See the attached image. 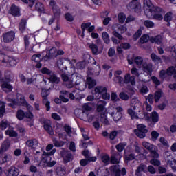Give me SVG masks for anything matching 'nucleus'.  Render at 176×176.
<instances>
[{
	"instance_id": "obj_1",
	"label": "nucleus",
	"mask_w": 176,
	"mask_h": 176,
	"mask_svg": "<svg viewBox=\"0 0 176 176\" xmlns=\"http://www.w3.org/2000/svg\"><path fill=\"white\" fill-rule=\"evenodd\" d=\"M135 105H132L128 109L127 113L133 120H138V119H144L146 118V114L144 111V108L138 100H134Z\"/></svg>"
},
{
	"instance_id": "obj_2",
	"label": "nucleus",
	"mask_w": 176,
	"mask_h": 176,
	"mask_svg": "<svg viewBox=\"0 0 176 176\" xmlns=\"http://www.w3.org/2000/svg\"><path fill=\"white\" fill-rule=\"evenodd\" d=\"M133 61H134V63H135L136 65H138V67H139V68H141V67H142L143 68V71L147 74V76L148 77V79H144L142 80V82H144L145 83H146L147 82H149V80H151V76L152 75V71H153V65H152V63H144V59L142 58V57L141 56H138L135 57V58L130 60L128 59V63L129 64H130V65H131V64H133Z\"/></svg>"
},
{
	"instance_id": "obj_3",
	"label": "nucleus",
	"mask_w": 176,
	"mask_h": 176,
	"mask_svg": "<svg viewBox=\"0 0 176 176\" xmlns=\"http://www.w3.org/2000/svg\"><path fill=\"white\" fill-rule=\"evenodd\" d=\"M16 98L17 102L14 101L13 99H9L8 101H10V104H9L10 107H14V105H16V104H21L23 105V107H25L28 111V112H31L34 110V107L31 106L27 101L25 100V98H24V96L21 94H16Z\"/></svg>"
},
{
	"instance_id": "obj_4",
	"label": "nucleus",
	"mask_w": 176,
	"mask_h": 176,
	"mask_svg": "<svg viewBox=\"0 0 176 176\" xmlns=\"http://www.w3.org/2000/svg\"><path fill=\"white\" fill-rule=\"evenodd\" d=\"M105 105H107V102L104 100H99L97 104V111L101 112V122L104 123V124H109L108 118H107V109L105 108Z\"/></svg>"
},
{
	"instance_id": "obj_5",
	"label": "nucleus",
	"mask_w": 176,
	"mask_h": 176,
	"mask_svg": "<svg viewBox=\"0 0 176 176\" xmlns=\"http://www.w3.org/2000/svg\"><path fill=\"white\" fill-rule=\"evenodd\" d=\"M92 94H94L96 98H100L102 96L103 100H106V101H108V100L111 98V95L107 93V87H105L98 86L95 87L94 90L92 91Z\"/></svg>"
},
{
	"instance_id": "obj_6",
	"label": "nucleus",
	"mask_w": 176,
	"mask_h": 176,
	"mask_svg": "<svg viewBox=\"0 0 176 176\" xmlns=\"http://www.w3.org/2000/svg\"><path fill=\"white\" fill-rule=\"evenodd\" d=\"M72 78L74 82H75L76 89L80 90V91H83L85 89H86V83H85V79L82 78V75L79 74V73H74L72 74Z\"/></svg>"
},
{
	"instance_id": "obj_7",
	"label": "nucleus",
	"mask_w": 176,
	"mask_h": 176,
	"mask_svg": "<svg viewBox=\"0 0 176 176\" xmlns=\"http://www.w3.org/2000/svg\"><path fill=\"white\" fill-rule=\"evenodd\" d=\"M56 153V148L52 149L50 152L43 153V159L41 160V163H44L43 166H47V167H53V166H55L56 161L52 162V157L53 155Z\"/></svg>"
},
{
	"instance_id": "obj_8",
	"label": "nucleus",
	"mask_w": 176,
	"mask_h": 176,
	"mask_svg": "<svg viewBox=\"0 0 176 176\" xmlns=\"http://www.w3.org/2000/svg\"><path fill=\"white\" fill-rule=\"evenodd\" d=\"M112 28L113 30V35H114V36L120 39V41H122V39H123V36L119 34L118 32H116V28H118V31L121 34H124V32L127 31V27L126 26V25H120L119 23H116L112 26Z\"/></svg>"
},
{
	"instance_id": "obj_9",
	"label": "nucleus",
	"mask_w": 176,
	"mask_h": 176,
	"mask_svg": "<svg viewBox=\"0 0 176 176\" xmlns=\"http://www.w3.org/2000/svg\"><path fill=\"white\" fill-rule=\"evenodd\" d=\"M152 16H147L148 19H155V20H163V15L164 14V11L163 9L159 7H155L153 10L151 11Z\"/></svg>"
},
{
	"instance_id": "obj_10",
	"label": "nucleus",
	"mask_w": 176,
	"mask_h": 176,
	"mask_svg": "<svg viewBox=\"0 0 176 176\" xmlns=\"http://www.w3.org/2000/svg\"><path fill=\"white\" fill-rule=\"evenodd\" d=\"M143 8L146 17H152V12L151 11L156 8L155 6H153L152 1H151V0H144Z\"/></svg>"
},
{
	"instance_id": "obj_11",
	"label": "nucleus",
	"mask_w": 176,
	"mask_h": 176,
	"mask_svg": "<svg viewBox=\"0 0 176 176\" xmlns=\"http://www.w3.org/2000/svg\"><path fill=\"white\" fill-rule=\"evenodd\" d=\"M135 133L139 138H145L146 137V133H148V129H146V126L140 124L137 126V129L134 130Z\"/></svg>"
},
{
	"instance_id": "obj_12",
	"label": "nucleus",
	"mask_w": 176,
	"mask_h": 176,
	"mask_svg": "<svg viewBox=\"0 0 176 176\" xmlns=\"http://www.w3.org/2000/svg\"><path fill=\"white\" fill-rule=\"evenodd\" d=\"M164 157L166 161L168 166H170L174 171L176 170V160L173 159L171 151H166L164 153Z\"/></svg>"
},
{
	"instance_id": "obj_13",
	"label": "nucleus",
	"mask_w": 176,
	"mask_h": 176,
	"mask_svg": "<svg viewBox=\"0 0 176 176\" xmlns=\"http://www.w3.org/2000/svg\"><path fill=\"white\" fill-rule=\"evenodd\" d=\"M2 75V74L0 72V76ZM9 82H10V80L8 77H6L5 79H1L0 78V83H1V89L3 90V91H6V93H9L13 90V87L10 84H9Z\"/></svg>"
},
{
	"instance_id": "obj_14",
	"label": "nucleus",
	"mask_w": 176,
	"mask_h": 176,
	"mask_svg": "<svg viewBox=\"0 0 176 176\" xmlns=\"http://www.w3.org/2000/svg\"><path fill=\"white\" fill-rule=\"evenodd\" d=\"M0 58H3L2 63L7 64L8 67H14L17 64V60L14 58L10 57L2 53H0Z\"/></svg>"
},
{
	"instance_id": "obj_15",
	"label": "nucleus",
	"mask_w": 176,
	"mask_h": 176,
	"mask_svg": "<svg viewBox=\"0 0 176 176\" xmlns=\"http://www.w3.org/2000/svg\"><path fill=\"white\" fill-rule=\"evenodd\" d=\"M115 111H109V113L113 118L114 122H119L122 119V112H123V108L118 107L114 109Z\"/></svg>"
},
{
	"instance_id": "obj_16",
	"label": "nucleus",
	"mask_w": 176,
	"mask_h": 176,
	"mask_svg": "<svg viewBox=\"0 0 176 176\" xmlns=\"http://www.w3.org/2000/svg\"><path fill=\"white\" fill-rule=\"evenodd\" d=\"M3 173L6 176H19L20 170L14 166H12L10 168L5 167Z\"/></svg>"
},
{
	"instance_id": "obj_17",
	"label": "nucleus",
	"mask_w": 176,
	"mask_h": 176,
	"mask_svg": "<svg viewBox=\"0 0 176 176\" xmlns=\"http://www.w3.org/2000/svg\"><path fill=\"white\" fill-rule=\"evenodd\" d=\"M150 42H151V43H155V45H159L161 47H164V46H166V41H164V38H163V36L162 35L150 37Z\"/></svg>"
},
{
	"instance_id": "obj_18",
	"label": "nucleus",
	"mask_w": 176,
	"mask_h": 176,
	"mask_svg": "<svg viewBox=\"0 0 176 176\" xmlns=\"http://www.w3.org/2000/svg\"><path fill=\"white\" fill-rule=\"evenodd\" d=\"M138 0H132V2L129 3L128 9L130 10H134L135 13H140L141 12V3L137 2Z\"/></svg>"
},
{
	"instance_id": "obj_19",
	"label": "nucleus",
	"mask_w": 176,
	"mask_h": 176,
	"mask_svg": "<svg viewBox=\"0 0 176 176\" xmlns=\"http://www.w3.org/2000/svg\"><path fill=\"white\" fill-rule=\"evenodd\" d=\"M81 28L82 30V33L81 34L82 38H85V32L88 31V32H93L94 30H96V26L91 25V23H84L81 25Z\"/></svg>"
},
{
	"instance_id": "obj_20",
	"label": "nucleus",
	"mask_w": 176,
	"mask_h": 176,
	"mask_svg": "<svg viewBox=\"0 0 176 176\" xmlns=\"http://www.w3.org/2000/svg\"><path fill=\"white\" fill-rule=\"evenodd\" d=\"M146 157L143 154H140L139 157L135 155L134 153H131L129 155H125L124 157L125 163H127L128 162H130V160H134V159H136L138 160H144Z\"/></svg>"
},
{
	"instance_id": "obj_21",
	"label": "nucleus",
	"mask_w": 176,
	"mask_h": 176,
	"mask_svg": "<svg viewBox=\"0 0 176 176\" xmlns=\"http://www.w3.org/2000/svg\"><path fill=\"white\" fill-rule=\"evenodd\" d=\"M111 171L115 173L116 176H120V173L122 175H126L127 174V170H126V168H122L120 170V166L115 165L111 167Z\"/></svg>"
},
{
	"instance_id": "obj_22",
	"label": "nucleus",
	"mask_w": 176,
	"mask_h": 176,
	"mask_svg": "<svg viewBox=\"0 0 176 176\" xmlns=\"http://www.w3.org/2000/svg\"><path fill=\"white\" fill-rule=\"evenodd\" d=\"M41 123L44 124V129L47 131L50 135H53L54 134V132H53V129H52L50 120H45V119H41L40 120Z\"/></svg>"
},
{
	"instance_id": "obj_23",
	"label": "nucleus",
	"mask_w": 176,
	"mask_h": 176,
	"mask_svg": "<svg viewBox=\"0 0 176 176\" xmlns=\"http://www.w3.org/2000/svg\"><path fill=\"white\" fill-rule=\"evenodd\" d=\"M10 148V140L8 139H6L3 141V142L1 144V148H0V155H2V153H5V152H7V151H9V148Z\"/></svg>"
},
{
	"instance_id": "obj_24",
	"label": "nucleus",
	"mask_w": 176,
	"mask_h": 176,
	"mask_svg": "<svg viewBox=\"0 0 176 176\" xmlns=\"http://www.w3.org/2000/svg\"><path fill=\"white\" fill-rule=\"evenodd\" d=\"M62 79L63 82H65L66 87H68L69 89L74 87V82L72 80H69V78L68 77V74H63Z\"/></svg>"
},
{
	"instance_id": "obj_25",
	"label": "nucleus",
	"mask_w": 176,
	"mask_h": 176,
	"mask_svg": "<svg viewBox=\"0 0 176 176\" xmlns=\"http://www.w3.org/2000/svg\"><path fill=\"white\" fill-rule=\"evenodd\" d=\"M12 160V155L10 154H1L0 155V164H5V163H9Z\"/></svg>"
},
{
	"instance_id": "obj_26",
	"label": "nucleus",
	"mask_w": 176,
	"mask_h": 176,
	"mask_svg": "<svg viewBox=\"0 0 176 176\" xmlns=\"http://www.w3.org/2000/svg\"><path fill=\"white\" fill-rule=\"evenodd\" d=\"M122 74H123L122 70H118L115 74L114 82H116V83H119L120 86H122V84L124 82V78L116 75H122Z\"/></svg>"
},
{
	"instance_id": "obj_27",
	"label": "nucleus",
	"mask_w": 176,
	"mask_h": 176,
	"mask_svg": "<svg viewBox=\"0 0 176 176\" xmlns=\"http://www.w3.org/2000/svg\"><path fill=\"white\" fill-rule=\"evenodd\" d=\"M14 39V32L11 31L8 32L3 36V41L6 42V43H9V42H12Z\"/></svg>"
},
{
	"instance_id": "obj_28",
	"label": "nucleus",
	"mask_w": 176,
	"mask_h": 176,
	"mask_svg": "<svg viewBox=\"0 0 176 176\" xmlns=\"http://www.w3.org/2000/svg\"><path fill=\"white\" fill-rule=\"evenodd\" d=\"M50 7L52 9L54 14L56 17L60 16V10L58 7L56 6V2L54 0H51L50 2Z\"/></svg>"
},
{
	"instance_id": "obj_29",
	"label": "nucleus",
	"mask_w": 176,
	"mask_h": 176,
	"mask_svg": "<svg viewBox=\"0 0 176 176\" xmlns=\"http://www.w3.org/2000/svg\"><path fill=\"white\" fill-rule=\"evenodd\" d=\"M124 83H130L131 86H135V78L131 76L130 74H126L124 76Z\"/></svg>"
},
{
	"instance_id": "obj_30",
	"label": "nucleus",
	"mask_w": 176,
	"mask_h": 176,
	"mask_svg": "<svg viewBox=\"0 0 176 176\" xmlns=\"http://www.w3.org/2000/svg\"><path fill=\"white\" fill-rule=\"evenodd\" d=\"M142 173H146V165L140 164L136 170L135 175L137 176H145Z\"/></svg>"
},
{
	"instance_id": "obj_31",
	"label": "nucleus",
	"mask_w": 176,
	"mask_h": 176,
	"mask_svg": "<svg viewBox=\"0 0 176 176\" xmlns=\"http://www.w3.org/2000/svg\"><path fill=\"white\" fill-rule=\"evenodd\" d=\"M94 119H96V117L93 116V114H91V113L90 112H85L82 117V120H84L85 122H89V123L93 122Z\"/></svg>"
},
{
	"instance_id": "obj_32",
	"label": "nucleus",
	"mask_w": 176,
	"mask_h": 176,
	"mask_svg": "<svg viewBox=\"0 0 176 176\" xmlns=\"http://www.w3.org/2000/svg\"><path fill=\"white\" fill-rule=\"evenodd\" d=\"M10 12L12 16H20V8L17 6L12 4Z\"/></svg>"
},
{
	"instance_id": "obj_33",
	"label": "nucleus",
	"mask_w": 176,
	"mask_h": 176,
	"mask_svg": "<svg viewBox=\"0 0 176 176\" xmlns=\"http://www.w3.org/2000/svg\"><path fill=\"white\" fill-rule=\"evenodd\" d=\"M149 122H153V123H157L159 122V114L156 111H153L151 114L150 118H146Z\"/></svg>"
},
{
	"instance_id": "obj_34",
	"label": "nucleus",
	"mask_w": 176,
	"mask_h": 176,
	"mask_svg": "<svg viewBox=\"0 0 176 176\" xmlns=\"http://www.w3.org/2000/svg\"><path fill=\"white\" fill-rule=\"evenodd\" d=\"M26 145L32 149H36V148H38V140H36V139L28 140Z\"/></svg>"
},
{
	"instance_id": "obj_35",
	"label": "nucleus",
	"mask_w": 176,
	"mask_h": 176,
	"mask_svg": "<svg viewBox=\"0 0 176 176\" xmlns=\"http://www.w3.org/2000/svg\"><path fill=\"white\" fill-rule=\"evenodd\" d=\"M86 85L88 87V89H93L94 87L97 85V81L90 77H88L87 78Z\"/></svg>"
},
{
	"instance_id": "obj_36",
	"label": "nucleus",
	"mask_w": 176,
	"mask_h": 176,
	"mask_svg": "<svg viewBox=\"0 0 176 176\" xmlns=\"http://www.w3.org/2000/svg\"><path fill=\"white\" fill-rule=\"evenodd\" d=\"M163 96H164L163 91H162V89H157L154 94V99L155 102H159L160 98L163 97Z\"/></svg>"
},
{
	"instance_id": "obj_37",
	"label": "nucleus",
	"mask_w": 176,
	"mask_h": 176,
	"mask_svg": "<svg viewBox=\"0 0 176 176\" xmlns=\"http://www.w3.org/2000/svg\"><path fill=\"white\" fill-rule=\"evenodd\" d=\"M142 145L143 148H145L146 149H147V151H149V152H151V151H153V149H156V146L148 142H142Z\"/></svg>"
},
{
	"instance_id": "obj_38",
	"label": "nucleus",
	"mask_w": 176,
	"mask_h": 176,
	"mask_svg": "<svg viewBox=\"0 0 176 176\" xmlns=\"http://www.w3.org/2000/svg\"><path fill=\"white\" fill-rule=\"evenodd\" d=\"M47 80H49V82H52V83H59L60 78L57 77V76L52 72Z\"/></svg>"
},
{
	"instance_id": "obj_39",
	"label": "nucleus",
	"mask_w": 176,
	"mask_h": 176,
	"mask_svg": "<svg viewBox=\"0 0 176 176\" xmlns=\"http://www.w3.org/2000/svg\"><path fill=\"white\" fill-rule=\"evenodd\" d=\"M166 73H167L168 76H173V78L175 79H176V69L174 66H171V67H168L166 69Z\"/></svg>"
},
{
	"instance_id": "obj_40",
	"label": "nucleus",
	"mask_w": 176,
	"mask_h": 176,
	"mask_svg": "<svg viewBox=\"0 0 176 176\" xmlns=\"http://www.w3.org/2000/svg\"><path fill=\"white\" fill-rule=\"evenodd\" d=\"M122 155L120 153H118L116 156L113 155L111 156V162L113 163V164H116L120 162V160L122 159Z\"/></svg>"
},
{
	"instance_id": "obj_41",
	"label": "nucleus",
	"mask_w": 176,
	"mask_h": 176,
	"mask_svg": "<svg viewBox=\"0 0 176 176\" xmlns=\"http://www.w3.org/2000/svg\"><path fill=\"white\" fill-rule=\"evenodd\" d=\"M54 56H57V49H56V47H52L48 52H47L46 57L50 58L51 57H54Z\"/></svg>"
},
{
	"instance_id": "obj_42",
	"label": "nucleus",
	"mask_w": 176,
	"mask_h": 176,
	"mask_svg": "<svg viewBox=\"0 0 176 176\" xmlns=\"http://www.w3.org/2000/svg\"><path fill=\"white\" fill-rule=\"evenodd\" d=\"M88 47L91 49L94 54H98V53H101L98 52V46L94 43H89Z\"/></svg>"
},
{
	"instance_id": "obj_43",
	"label": "nucleus",
	"mask_w": 176,
	"mask_h": 176,
	"mask_svg": "<svg viewBox=\"0 0 176 176\" xmlns=\"http://www.w3.org/2000/svg\"><path fill=\"white\" fill-rule=\"evenodd\" d=\"M61 94L63 95L60 96V101H62L63 102H68V101H69V99L66 98L68 97L69 96L68 91H63L61 92Z\"/></svg>"
},
{
	"instance_id": "obj_44",
	"label": "nucleus",
	"mask_w": 176,
	"mask_h": 176,
	"mask_svg": "<svg viewBox=\"0 0 176 176\" xmlns=\"http://www.w3.org/2000/svg\"><path fill=\"white\" fill-rule=\"evenodd\" d=\"M25 118H27V119H30V120H31L30 126L32 127V126H34V114H32L31 111H28L25 113Z\"/></svg>"
},
{
	"instance_id": "obj_45",
	"label": "nucleus",
	"mask_w": 176,
	"mask_h": 176,
	"mask_svg": "<svg viewBox=\"0 0 176 176\" xmlns=\"http://www.w3.org/2000/svg\"><path fill=\"white\" fill-rule=\"evenodd\" d=\"M85 113H86V111H85L80 109H77L74 111V113H75L76 116H78V118H80V119H81L82 120L83 119V116H85Z\"/></svg>"
},
{
	"instance_id": "obj_46",
	"label": "nucleus",
	"mask_w": 176,
	"mask_h": 176,
	"mask_svg": "<svg viewBox=\"0 0 176 176\" xmlns=\"http://www.w3.org/2000/svg\"><path fill=\"white\" fill-rule=\"evenodd\" d=\"M151 58L154 63H162V58L160 56L156 55L155 53L151 54Z\"/></svg>"
},
{
	"instance_id": "obj_47",
	"label": "nucleus",
	"mask_w": 176,
	"mask_h": 176,
	"mask_svg": "<svg viewBox=\"0 0 176 176\" xmlns=\"http://www.w3.org/2000/svg\"><path fill=\"white\" fill-rule=\"evenodd\" d=\"M102 38L104 43H107V45H108V43H109V42H111V40L109 39V34H108V33H107V32H102Z\"/></svg>"
},
{
	"instance_id": "obj_48",
	"label": "nucleus",
	"mask_w": 176,
	"mask_h": 176,
	"mask_svg": "<svg viewBox=\"0 0 176 176\" xmlns=\"http://www.w3.org/2000/svg\"><path fill=\"white\" fill-rule=\"evenodd\" d=\"M35 8L38 12H40V13H45V8L43 7V4H42V3H36Z\"/></svg>"
},
{
	"instance_id": "obj_49",
	"label": "nucleus",
	"mask_w": 176,
	"mask_h": 176,
	"mask_svg": "<svg viewBox=\"0 0 176 176\" xmlns=\"http://www.w3.org/2000/svg\"><path fill=\"white\" fill-rule=\"evenodd\" d=\"M6 135H9V137H17V132L13 129H8L6 131Z\"/></svg>"
},
{
	"instance_id": "obj_50",
	"label": "nucleus",
	"mask_w": 176,
	"mask_h": 176,
	"mask_svg": "<svg viewBox=\"0 0 176 176\" xmlns=\"http://www.w3.org/2000/svg\"><path fill=\"white\" fill-rule=\"evenodd\" d=\"M25 117V113L23 110H18L16 113V118L19 120H23Z\"/></svg>"
},
{
	"instance_id": "obj_51",
	"label": "nucleus",
	"mask_w": 176,
	"mask_h": 176,
	"mask_svg": "<svg viewBox=\"0 0 176 176\" xmlns=\"http://www.w3.org/2000/svg\"><path fill=\"white\" fill-rule=\"evenodd\" d=\"M150 39H151V38H149V35L143 34L139 41L142 44V43H146L148 42V41H149Z\"/></svg>"
},
{
	"instance_id": "obj_52",
	"label": "nucleus",
	"mask_w": 176,
	"mask_h": 176,
	"mask_svg": "<svg viewBox=\"0 0 176 176\" xmlns=\"http://www.w3.org/2000/svg\"><path fill=\"white\" fill-rule=\"evenodd\" d=\"M91 109H93L91 103H85L82 105V111H85V112H89L87 111H91Z\"/></svg>"
},
{
	"instance_id": "obj_53",
	"label": "nucleus",
	"mask_w": 176,
	"mask_h": 176,
	"mask_svg": "<svg viewBox=\"0 0 176 176\" xmlns=\"http://www.w3.org/2000/svg\"><path fill=\"white\" fill-rule=\"evenodd\" d=\"M118 21L120 24H123L126 21V14L123 12L118 14Z\"/></svg>"
},
{
	"instance_id": "obj_54",
	"label": "nucleus",
	"mask_w": 176,
	"mask_h": 176,
	"mask_svg": "<svg viewBox=\"0 0 176 176\" xmlns=\"http://www.w3.org/2000/svg\"><path fill=\"white\" fill-rule=\"evenodd\" d=\"M9 126V122L8 120H4L0 122V129L1 130H6V128Z\"/></svg>"
},
{
	"instance_id": "obj_55",
	"label": "nucleus",
	"mask_w": 176,
	"mask_h": 176,
	"mask_svg": "<svg viewBox=\"0 0 176 176\" xmlns=\"http://www.w3.org/2000/svg\"><path fill=\"white\" fill-rule=\"evenodd\" d=\"M144 25H145L146 28H153V27H155V23L150 20H146L144 22Z\"/></svg>"
},
{
	"instance_id": "obj_56",
	"label": "nucleus",
	"mask_w": 176,
	"mask_h": 176,
	"mask_svg": "<svg viewBox=\"0 0 176 176\" xmlns=\"http://www.w3.org/2000/svg\"><path fill=\"white\" fill-rule=\"evenodd\" d=\"M5 102H0V118H3V115L5 114Z\"/></svg>"
},
{
	"instance_id": "obj_57",
	"label": "nucleus",
	"mask_w": 176,
	"mask_h": 176,
	"mask_svg": "<svg viewBox=\"0 0 176 176\" xmlns=\"http://www.w3.org/2000/svg\"><path fill=\"white\" fill-rule=\"evenodd\" d=\"M160 142L163 145V146H165L166 148H170V144H168V142L166 138L162 137L160 138Z\"/></svg>"
},
{
	"instance_id": "obj_58",
	"label": "nucleus",
	"mask_w": 176,
	"mask_h": 176,
	"mask_svg": "<svg viewBox=\"0 0 176 176\" xmlns=\"http://www.w3.org/2000/svg\"><path fill=\"white\" fill-rule=\"evenodd\" d=\"M57 175L63 176L65 175V169L61 166H59L56 168Z\"/></svg>"
},
{
	"instance_id": "obj_59",
	"label": "nucleus",
	"mask_w": 176,
	"mask_h": 176,
	"mask_svg": "<svg viewBox=\"0 0 176 176\" xmlns=\"http://www.w3.org/2000/svg\"><path fill=\"white\" fill-rule=\"evenodd\" d=\"M50 94V91L49 90L43 89H42L41 96L44 101H46V97H47V96H49Z\"/></svg>"
},
{
	"instance_id": "obj_60",
	"label": "nucleus",
	"mask_w": 176,
	"mask_h": 176,
	"mask_svg": "<svg viewBox=\"0 0 176 176\" xmlns=\"http://www.w3.org/2000/svg\"><path fill=\"white\" fill-rule=\"evenodd\" d=\"M141 35H142V28H140L138 29V30L133 34V39L135 41H137V39H138V38H140V36H141Z\"/></svg>"
},
{
	"instance_id": "obj_61",
	"label": "nucleus",
	"mask_w": 176,
	"mask_h": 176,
	"mask_svg": "<svg viewBox=\"0 0 176 176\" xmlns=\"http://www.w3.org/2000/svg\"><path fill=\"white\" fill-rule=\"evenodd\" d=\"M164 20H165V21H167L168 23L171 21V20H173V13L171 12H167L165 14Z\"/></svg>"
},
{
	"instance_id": "obj_62",
	"label": "nucleus",
	"mask_w": 176,
	"mask_h": 176,
	"mask_svg": "<svg viewBox=\"0 0 176 176\" xmlns=\"http://www.w3.org/2000/svg\"><path fill=\"white\" fill-rule=\"evenodd\" d=\"M151 164H152L153 166H155V167H159V166H160L161 162L160 160L153 158L151 161H150Z\"/></svg>"
},
{
	"instance_id": "obj_63",
	"label": "nucleus",
	"mask_w": 176,
	"mask_h": 176,
	"mask_svg": "<svg viewBox=\"0 0 176 176\" xmlns=\"http://www.w3.org/2000/svg\"><path fill=\"white\" fill-rule=\"evenodd\" d=\"M126 145H127L126 143H120L116 146L117 151H118V152H123V149H124Z\"/></svg>"
},
{
	"instance_id": "obj_64",
	"label": "nucleus",
	"mask_w": 176,
	"mask_h": 176,
	"mask_svg": "<svg viewBox=\"0 0 176 176\" xmlns=\"http://www.w3.org/2000/svg\"><path fill=\"white\" fill-rule=\"evenodd\" d=\"M159 135H160V134H159V133H157L156 131H153L151 132L152 141H156V140H157V138H159Z\"/></svg>"
}]
</instances>
